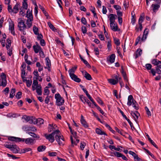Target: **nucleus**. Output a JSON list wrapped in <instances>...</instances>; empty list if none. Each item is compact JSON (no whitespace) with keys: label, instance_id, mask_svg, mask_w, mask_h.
Wrapping results in <instances>:
<instances>
[{"label":"nucleus","instance_id":"nucleus-40","mask_svg":"<svg viewBox=\"0 0 161 161\" xmlns=\"http://www.w3.org/2000/svg\"><path fill=\"white\" fill-rule=\"evenodd\" d=\"M114 43L117 46H119L120 44V42L119 39L117 38H114Z\"/></svg>","mask_w":161,"mask_h":161},{"label":"nucleus","instance_id":"nucleus-64","mask_svg":"<svg viewBox=\"0 0 161 161\" xmlns=\"http://www.w3.org/2000/svg\"><path fill=\"white\" fill-rule=\"evenodd\" d=\"M94 52H95V54L97 55H98L99 54V51L97 47H95L94 49Z\"/></svg>","mask_w":161,"mask_h":161},{"label":"nucleus","instance_id":"nucleus-49","mask_svg":"<svg viewBox=\"0 0 161 161\" xmlns=\"http://www.w3.org/2000/svg\"><path fill=\"white\" fill-rule=\"evenodd\" d=\"M111 46L112 45L111 43V41H108V42L107 47L109 51H110L111 50Z\"/></svg>","mask_w":161,"mask_h":161},{"label":"nucleus","instance_id":"nucleus-5","mask_svg":"<svg viewBox=\"0 0 161 161\" xmlns=\"http://www.w3.org/2000/svg\"><path fill=\"white\" fill-rule=\"evenodd\" d=\"M55 97L56 100V105L60 106L64 104V99L63 98L61 97L59 93L55 94Z\"/></svg>","mask_w":161,"mask_h":161},{"label":"nucleus","instance_id":"nucleus-57","mask_svg":"<svg viewBox=\"0 0 161 161\" xmlns=\"http://www.w3.org/2000/svg\"><path fill=\"white\" fill-rule=\"evenodd\" d=\"M86 145V143L83 142V143H81L80 145V149L81 150H83L85 146Z\"/></svg>","mask_w":161,"mask_h":161},{"label":"nucleus","instance_id":"nucleus-55","mask_svg":"<svg viewBox=\"0 0 161 161\" xmlns=\"http://www.w3.org/2000/svg\"><path fill=\"white\" fill-rule=\"evenodd\" d=\"M96 107L97 108V110H98L100 111V112L103 115H104V112L99 106L97 105Z\"/></svg>","mask_w":161,"mask_h":161},{"label":"nucleus","instance_id":"nucleus-10","mask_svg":"<svg viewBox=\"0 0 161 161\" xmlns=\"http://www.w3.org/2000/svg\"><path fill=\"white\" fill-rule=\"evenodd\" d=\"M80 122L83 126L85 128H87L88 125L82 115L81 116Z\"/></svg>","mask_w":161,"mask_h":161},{"label":"nucleus","instance_id":"nucleus-34","mask_svg":"<svg viewBox=\"0 0 161 161\" xmlns=\"http://www.w3.org/2000/svg\"><path fill=\"white\" fill-rule=\"evenodd\" d=\"M70 140L72 146H74V145H73V144H74L75 145H76L77 143H79V140L76 139V142H74L73 138L71 136L70 137Z\"/></svg>","mask_w":161,"mask_h":161},{"label":"nucleus","instance_id":"nucleus-24","mask_svg":"<svg viewBox=\"0 0 161 161\" xmlns=\"http://www.w3.org/2000/svg\"><path fill=\"white\" fill-rule=\"evenodd\" d=\"M108 82L112 85H115L118 83V81L114 79H108Z\"/></svg>","mask_w":161,"mask_h":161},{"label":"nucleus","instance_id":"nucleus-38","mask_svg":"<svg viewBox=\"0 0 161 161\" xmlns=\"http://www.w3.org/2000/svg\"><path fill=\"white\" fill-rule=\"evenodd\" d=\"M33 31L36 35L38 34V29L35 25H34L33 27Z\"/></svg>","mask_w":161,"mask_h":161},{"label":"nucleus","instance_id":"nucleus-52","mask_svg":"<svg viewBox=\"0 0 161 161\" xmlns=\"http://www.w3.org/2000/svg\"><path fill=\"white\" fill-rule=\"evenodd\" d=\"M26 86L28 87H30L32 84V81L29 80H27L26 81Z\"/></svg>","mask_w":161,"mask_h":161},{"label":"nucleus","instance_id":"nucleus-39","mask_svg":"<svg viewBox=\"0 0 161 161\" xmlns=\"http://www.w3.org/2000/svg\"><path fill=\"white\" fill-rule=\"evenodd\" d=\"M47 24L50 28L52 31H55V30H56V29H55V27L53 26V25L51 24V23L50 22H48Z\"/></svg>","mask_w":161,"mask_h":161},{"label":"nucleus","instance_id":"nucleus-44","mask_svg":"<svg viewBox=\"0 0 161 161\" xmlns=\"http://www.w3.org/2000/svg\"><path fill=\"white\" fill-rule=\"evenodd\" d=\"M145 110L146 112V113L147 114L148 117L151 116V114L150 111L147 107H145Z\"/></svg>","mask_w":161,"mask_h":161},{"label":"nucleus","instance_id":"nucleus-45","mask_svg":"<svg viewBox=\"0 0 161 161\" xmlns=\"http://www.w3.org/2000/svg\"><path fill=\"white\" fill-rule=\"evenodd\" d=\"M32 3L34 5V10H37L38 6L36 4V3L35 0H31Z\"/></svg>","mask_w":161,"mask_h":161},{"label":"nucleus","instance_id":"nucleus-58","mask_svg":"<svg viewBox=\"0 0 161 161\" xmlns=\"http://www.w3.org/2000/svg\"><path fill=\"white\" fill-rule=\"evenodd\" d=\"M40 44L42 46H44L45 45V42L44 39H42L40 40Z\"/></svg>","mask_w":161,"mask_h":161},{"label":"nucleus","instance_id":"nucleus-31","mask_svg":"<svg viewBox=\"0 0 161 161\" xmlns=\"http://www.w3.org/2000/svg\"><path fill=\"white\" fill-rule=\"evenodd\" d=\"M79 97L81 101L84 103H85L88 100L86 97L82 95H80Z\"/></svg>","mask_w":161,"mask_h":161},{"label":"nucleus","instance_id":"nucleus-13","mask_svg":"<svg viewBox=\"0 0 161 161\" xmlns=\"http://www.w3.org/2000/svg\"><path fill=\"white\" fill-rule=\"evenodd\" d=\"M33 48L34 52L36 53L39 52L42 49L41 47L39 45H37L36 46L34 45L33 46Z\"/></svg>","mask_w":161,"mask_h":161},{"label":"nucleus","instance_id":"nucleus-41","mask_svg":"<svg viewBox=\"0 0 161 161\" xmlns=\"http://www.w3.org/2000/svg\"><path fill=\"white\" fill-rule=\"evenodd\" d=\"M48 87L46 86L44 89V95H48L49 93V91L48 89Z\"/></svg>","mask_w":161,"mask_h":161},{"label":"nucleus","instance_id":"nucleus-18","mask_svg":"<svg viewBox=\"0 0 161 161\" xmlns=\"http://www.w3.org/2000/svg\"><path fill=\"white\" fill-rule=\"evenodd\" d=\"M116 15L113 14H110L109 15V20L110 23L111 24L112 23H114L115 22V18L114 16Z\"/></svg>","mask_w":161,"mask_h":161},{"label":"nucleus","instance_id":"nucleus-28","mask_svg":"<svg viewBox=\"0 0 161 161\" xmlns=\"http://www.w3.org/2000/svg\"><path fill=\"white\" fill-rule=\"evenodd\" d=\"M46 65L48 68H50L51 66V61L49 58L47 57L46 58Z\"/></svg>","mask_w":161,"mask_h":161},{"label":"nucleus","instance_id":"nucleus-25","mask_svg":"<svg viewBox=\"0 0 161 161\" xmlns=\"http://www.w3.org/2000/svg\"><path fill=\"white\" fill-rule=\"evenodd\" d=\"M152 63L155 65L157 66L161 64V61L157 60V59H154L152 61Z\"/></svg>","mask_w":161,"mask_h":161},{"label":"nucleus","instance_id":"nucleus-12","mask_svg":"<svg viewBox=\"0 0 161 161\" xmlns=\"http://www.w3.org/2000/svg\"><path fill=\"white\" fill-rule=\"evenodd\" d=\"M148 31L149 30L147 28H146L145 29L144 32H143L142 37L141 39V41H144L147 38V36L148 34Z\"/></svg>","mask_w":161,"mask_h":161},{"label":"nucleus","instance_id":"nucleus-54","mask_svg":"<svg viewBox=\"0 0 161 161\" xmlns=\"http://www.w3.org/2000/svg\"><path fill=\"white\" fill-rule=\"evenodd\" d=\"M141 40V37L140 36H138L136 40V42L135 44V46H136L138 43Z\"/></svg>","mask_w":161,"mask_h":161},{"label":"nucleus","instance_id":"nucleus-19","mask_svg":"<svg viewBox=\"0 0 161 161\" xmlns=\"http://www.w3.org/2000/svg\"><path fill=\"white\" fill-rule=\"evenodd\" d=\"M36 92L38 95H41L42 94V86L40 84L36 86Z\"/></svg>","mask_w":161,"mask_h":161},{"label":"nucleus","instance_id":"nucleus-33","mask_svg":"<svg viewBox=\"0 0 161 161\" xmlns=\"http://www.w3.org/2000/svg\"><path fill=\"white\" fill-rule=\"evenodd\" d=\"M27 0H23L22 2V7L24 9H27Z\"/></svg>","mask_w":161,"mask_h":161},{"label":"nucleus","instance_id":"nucleus-16","mask_svg":"<svg viewBox=\"0 0 161 161\" xmlns=\"http://www.w3.org/2000/svg\"><path fill=\"white\" fill-rule=\"evenodd\" d=\"M110 28L111 30L114 31H117L118 30V26L117 24L116 23H112L111 24H110Z\"/></svg>","mask_w":161,"mask_h":161},{"label":"nucleus","instance_id":"nucleus-23","mask_svg":"<svg viewBox=\"0 0 161 161\" xmlns=\"http://www.w3.org/2000/svg\"><path fill=\"white\" fill-rule=\"evenodd\" d=\"M46 147L44 145H42L39 146L37 148V150L39 152H43L46 149Z\"/></svg>","mask_w":161,"mask_h":161},{"label":"nucleus","instance_id":"nucleus-35","mask_svg":"<svg viewBox=\"0 0 161 161\" xmlns=\"http://www.w3.org/2000/svg\"><path fill=\"white\" fill-rule=\"evenodd\" d=\"M157 72L158 74H161V64L158 65L156 67Z\"/></svg>","mask_w":161,"mask_h":161},{"label":"nucleus","instance_id":"nucleus-56","mask_svg":"<svg viewBox=\"0 0 161 161\" xmlns=\"http://www.w3.org/2000/svg\"><path fill=\"white\" fill-rule=\"evenodd\" d=\"M7 155L8 157H11L13 159H16L19 158V157H15L13 155H11L9 153H7Z\"/></svg>","mask_w":161,"mask_h":161},{"label":"nucleus","instance_id":"nucleus-48","mask_svg":"<svg viewBox=\"0 0 161 161\" xmlns=\"http://www.w3.org/2000/svg\"><path fill=\"white\" fill-rule=\"evenodd\" d=\"M19 14L22 16H25L26 17V14H27V11L26 13L25 11H20L19 12Z\"/></svg>","mask_w":161,"mask_h":161},{"label":"nucleus","instance_id":"nucleus-15","mask_svg":"<svg viewBox=\"0 0 161 161\" xmlns=\"http://www.w3.org/2000/svg\"><path fill=\"white\" fill-rule=\"evenodd\" d=\"M35 122H34L33 123L34 124H37L38 125L43 124L44 123V120L41 118H38L37 119H36Z\"/></svg>","mask_w":161,"mask_h":161},{"label":"nucleus","instance_id":"nucleus-46","mask_svg":"<svg viewBox=\"0 0 161 161\" xmlns=\"http://www.w3.org/2000/svg\"><path fill=\"white\" fill-rule=\"evenodd\" d=\"M48 154L49 156L51 157L55 156L57 154V153L55 152H48Z\"/></svg>","mask_w":161,"mask_h":161},{"label":"nucleus","instance_id":"nucleus-9","mask_svg":"<svg viewBox=\"0 0 161 161\" xmlns=\"http://www.w3.org/2000/svg\"><path fill=\"white\" fill-rule=\"evenodd\" d=\"M82 74L83 75L84 77H85L87 80H91L92 78L90 74L88 73L85 71H82Z\"/></svg>","mask_w":161,"mask_h":161},{"label":"nucleus","instance_id":"nucleus-1","mask_svg":"<svg viewBox=\"0 0 161 161\" xmlns=\"http://www.w3.org/2000/svg\"><path fill=\"white\" fill-rule=\"evenodd\" d=\"M59 131V130H56L53 131L51 134L48 135L45 134V136L46 138L51 142H53L54 141L55 136L56 140L58 142V144L60 145L63 144L62 142H61L60 139L64 141L63 136L60 135Z\"/></svg>","mask_w":161,"mask_h":161},{"label":"nucleus","instance_id":"nucleus-53","mask_svg":"<svg viewBox=\"0 0 161 161\" xmlns=\"http://www.w3.org/2000/svg\"><path fill=\"white\" fill-rule=\"evenodd\" d=\"M146 69L147 70H150L151 69L152 66L151 64H146L145 65Z\"/></svg>","mask_w":161,"mask_h":161},{"label":"nucleus","instance_id":"nucleus-22","mask_svg":"<svg viewBox=\"0 0 161 161\" xmlns=\"http://www.w3.org/2000/svg\"><path fill=\"white\" fill-rule=\"evenodd\" d=\"M147 136V137L149 141L155 147L157 148H158V147L157 146L155 142L151 139L150 137L147 134L146 135Z\"/></svg>","mask_w":161,"mask_h":161},{"label":"nucleus","instance_id":"nucleus-4","mask_svg":"<svg viewBox=\"0 0 161 161\" xmlns=\"http://www.w3.org/2000/svg\"><path fill=\"white\" fill-rule=\"evenodd\" d=\"M26 17L28 18L26 24L27 28H30L32 25L31 21L33 20V16L32 15V11H27V14Z\"/></svg>","mask_w":161,"mask_h":161},{"label":"nucleus","instance_id":"nucleus-30","mask_svg":"<svg viewBox=\"0 0 161 161\" xmlns=\"http://www.w3.org/2000/svg\"><path fill=\"white\" fill-rule=\"evenodd\" d=\"M31 150V149L30 148H25L23 149H21L19 153H25Z\"/></svg>","mask_w":161,"mask_h":161},{"label":"nucleus","instance_id":"nucleus-14","mask_svg":"<svg viewBox=\"0 0 161 161\" xmlns=\"http://www.w3.org/2000/svg\"><path fill=\"white\" fill-rule=\"evenodd\" d=\"M144 15H143V16H141L139 19L138 20V24L139 25V29L140 30V31H142V23L144 19Z\"/></svg>","mask_w":161,"mask_h":161},{"label":"nucleus","instance_id":"nucleus-32","mask_svg":"<svg viewBox=\"0 0 161 161\" xmlns=\"http://www.w3.org/2000/svg\"><path fill=\"white\" fill-rule=\"evenodd\" d=\"M96 133L99 135H106V134L103 131H102L100 129L97 128L96 129Z\"/></svg>","mask_w":161,"mask_h":161},{"label":"nucleus","instance_id":"nucleus-59","mask_svg":"<svg viewBox=\"0 0 161 161\" xmlns=\"http://www.w3.org/2000/svg\"><path fill=\"white\" fill-rule=\"evenodd\" d=\"M81 22L82 24L84 25L86 24V21L85 18L84 17H82L81 19Z\"/></svg>","mask_w":161,"mask_h":161},{"label":"nucleus","instance_id":"nucleus-63","mask_svg":"<svg viewBox=\"0 0 161 161\" xmlns=\"http://www.w3.org/2000/svg\"><path fill=\"white\" fill-rule=\"evenodd\" d=\"M3 91L5 92V94L6 95H7L9 92V88L8 87H6Z\"/></svg>","mask_w":161,"mask_h":161},{"label":"nucleus","instance_id":"nucleus-20","mask_svg":"<svg viewBox=\"0 0 161 161\" xmlns=\"http://www.w3.org/2000/svg\"><path fill=\"white\" fill-rule=\"evenodd\" d=\"M115 56L114 54H111L109 58V62L112 64L114 62Z\"/></svg>","mask_w":161,"mask_h":161},{"label":"nucleus","instance_id":"nucleus-27","mask_svg":"<svg viewBox=\"0 0 161 161\" xmlns=\"http://www.w3.org/2000/svg\"><path fill=\"white\" fill-rule=\"evenodd\" d=\"M142 53V50L140 49H138L136 52V58L140 56Z\"/></svg>","mask_w":161,"mask_h":161},{"label":"nucleus","instance_id":"nucleus-51","mask_svg":"<svg viewBox=\"0 0 161 161\" xmlns=\"http://www.w3.org/2000/svg\"><path fill=\"white\" fill-rule=\"evenodd\" d=\"M134 158L135 161H142V159L138 157L137 154Z\"/></svg>","mask_w":161,"mask_h":161},{"label":"nucleus","instance_id":"nucleus-2","mask_svg":"<svg viewBox=\"0 0 161 161\" xmlns=\"http://www.w3.org/2000/svg\"><path fill=\"white\" fill-rule=\"evenodd\" d=\"M8 139L9 141H14L15 142H24L25 144L29 145H32L34 143V140L31 137L25 139L14 136H10L8 138Z\"/></svg>","mask_w":161,"mask_h":161},{"label":"nucleus","instance_id":"nucleus-17","mask_svg":"<svg viewBox=\"0 0 161 161\" xmlns=\"http://www.w3.org/2000/svg\"><path fill=\"white\" fill-rule=\"evenodd\" d=\"M133 96L131 95H129L128 97L127 105L129 106H130L132 104V102L134 101Z\"/></svg>","mask_w":161,"mask_h":161},{"label":"nucleus","instance_id":"nucleus-26","mask_svg":"<svg viewBox=\"0 0 161 161\" xmlns=\"http://www.w3.org/2000/svg\"><path fill=\"white\" fill-rule=\"evenodd\" d=\"M16 92L15 88H12L10 91V93L9 97L11 98H13L15 95V93Z\"/></svg>","mask_w":161,"mask_h":161},{"label":"nucleus","instance_id":"nucleus-3","mask_svg":"<svg viewBox=\"0 0 161 161\" xmlns=\"http://www.w3.org/2000/svg\"><path fill=\"white\" fill-rule=\"evenodd\" d=\"M4 146L12 151L14 153H19V148L15 144H4Z\"/></svg>","mask_w":161,"mask_h":161},{"label":"nucleus","instance_id":"nucleus-61","mask_svg":"<svg viewBox=\"0 0 161 161\" xmlns=\"http://www.w3.org/2000/svg\"><path fill=\"white\" fill-rule=\"evenodd\" d=\"M36 35H37V39L38 40H40L42 39V38H43V36L41 34H39L38 33V34H37Z\"/></svg>","mask_w":161,"mask_h":161},{"label":"nucleus","instance_id":"nucleus-47","mask_svg":"<svg viewBox=\"0 0 161 161\" xmlns=\"http://www.w3.org/2000/svg\"><path fill=\"white\" fill-rule=\"evenodd\" d=\"M22 92H18L15 96L16 98L18 99H20L21 97Z\"/></svg>","mask_w":161,"mask_h":161},{"label":"nucleus","instance_id":"nucleus-36","mask_svg":"<svg viewBox=\"0 0 161 161\" xmlns=\"http://www.w3.org/2000/svg\"><path fill=\"white\" fill-rule=\"evenodd\" d=\"M7 44L6 45V47L7 49L8 50V49L9 48V47L11 46V41L9 39H8L7 40Z\"/></svg>","mask_w":161,"mask_h":161},{"label":"nucleus","instance_id":"nucleus-29","mask_svg":"<svg viewBox=\"0 0 161 161\" xmlns=\"http://www.w3.org/2000/svg\"><path fill=\"white\" fill-rule=\"evenodd\" d=\"M77 68V67H75L69 70V75H71L72 74H75L74 73L76 70Z\"/></svg>","mask_w":161,"mask_h":161},{"label":"nucleus","instance_id":"nucleus-7","mask_svg":"<svg viewBox=\"0 0 161 161\" xmlns=\"http://www.w3.org/2000/svg\"><path fill=\"white\" fill-rule=\"evenodd\" d=\"M22 119H25L27 122H29L31 124L33 123L34 120H36V119L33 117H31L26 115L23 116Z\"/></svg>","mask_w":161,"mask_h":161},{"label":"nucleus","instance_id":"nucleus-50","mask_svg":"<svg viewBox=\"0 0 161 161\" xmlns=\"http://www.w3.org/2000/svg\"><path fill=\"white\" fill-rule=\"evenodd\" d=\"M82 61L86 65L87 67L90 68L91 67L90 65L89 64L87 61L86 60L83 59Z\"/></svg>","mask_w":161,"mask_h":161},{"label":"nucleus","instance_id":"nucleus-11","mask_svg":"<svg viewBox=\"0 0 161 161\" xmlns=\"http://www.w3.org/2000/svg\"><path fill=\"white\" fill-rule=\"evenodd\" d=\"M70 76L72 80L76 82L79 83L81 81V79L75 74H72Z\"/></svg>","mask_w":161,"mask_h":161},{"label":"nucleus","instance_id":"nucleus-62","mask_svg":"<svg viewBox=\"0 0 161 161\" xmlns=\"http://www.w3.org/2000/svg\"><path fill=\"white\" fill-rule=\"evenodd\" d=\"M81 30L83 33H86V27L84 26H82L81 27Z\"/></svg>","mask_w":161,"mask_h":161},{"label":"nucleus","instance_id":"nucleus-6","mask_svg":"<svg viewBox=\"0 0 161 161\" xmlns=\"http://www.w3.org/2000/svg\"><path fill=\"white\" fill-rule=\"evenodd\" d=\"M18 26L20 31L25 30L27 28V26L25 24V21L21 18L18 19Z\"/></svg>","mask_w":161,"mask_h":161},{"label":"nucleus","instance_id":"nucleus-37","mask_svg":"<svg viewBox=\"0 0 161 161\" xmlns=\"http://www.w3.org/2000/svg\"><path fill=\"white\" fill-rule=\"evenodd\" d=\"M28 133L30 135L33 137L34 138H37V139H39L40 137L38 135H36L35 133L32 132H29Z\"/></svg>","mask_w":161,"mask_h":161},{"label":"nucleus","instance_id":"nucleus-42","mask_svg":"<svg viewBox=\"0 0 161 161\" xmlns=\"http://www.w3.org/2000/svg\"><path fill=\"white\" fill-rule=\"evenodd\" d=\"M113 154L117 157H121L122 154L117 152H115L113 153Z\"/></svg>","mask_w":161,"mask_h":161},{"label":"nucleus","instance_id":"nucleus-21","mask_svg":"<svg viewBox=\"0 0 161 161\" xmlns=\"http://www.w3.org/2000/svg\"><path fill=\"white\" fill-rule=\"evenodd\" d=\"M161 3H157V4H152V7L153 8V10H156L159 9L160 7Z\"/></svg>","mask_w":161,"mask_h":161},{"label":"nucleus","instance_id":"nucleus-60","mask_svg":"<svg viewBox=\"0 0 161 161\" xmlns=\"http://www.w3.org/2000/svg\"><path fill=\"white\" fill-rule=\"evenodd\" d=\"M29 130H31L33 131H36V129L34 126H30L29 128Z\"/></svg>","mask_w":161,"mask_h":161},{"label":"nucleus","instance_id":"nucleus-8","mask_svg":"<svg viewBox=\"0 0 161 161\" xmlns=\"http://www.w3.org/2000/svg\"><path fill=\"white\" fill-rule=\"evenodd\" d=\"M9 30L11 31L12 34L14 35L15 33L14 29V24L12 21L9 23Z\"/></svg>","mask_w":161,"mask_h":161},{"label":"nucleus","instance_id":"nucleus-43","mask_svg":"<svg viewBox=\"0 0 161 161\" xmlns=\"http://www.w3.org/2000/svg\"><path fill=\"white\" fill-rule=\"evenodd\" d=\"M131 114L134 118L136 120V119H138V117L139 116V115H138L137 114H136L135 113H133V112L132 111L131 112Z\"/></svg>","mask_w":161,"mask_h":161}]
</instances>
